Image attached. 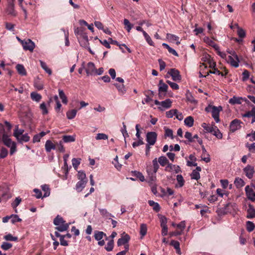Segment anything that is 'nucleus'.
I'll list each match as a JSON object with an SVG mask.
<instances>
[{"mask_svg":"<svg viewBox=\"0 0 255 255\" xmlns=\"http://www.w3.org/2000/svg\"><path fill=\"white\" fill-rule=\"evenodd\" d=\"M134 175L138 178L139 180L141 182H143L145 180L144 176L143 174L138 171H134Z\"/></svg>","mask_w":255,"mask_h":255,"instance_id":"obj_57","label":"nucleus"},{"mask_svg":"<svg viewBox=\"0 0 255 255\" xmlns=\"http://www.w3.org/2000/svg\"><path fill=\"white\" fill-rule=\"evenodd\" d=\"M147 233V226L144 224H142L140 227V234L144 237Z\"/></svg>","mask_w":255,"mask_h":255,"instance_id":"obj_47","label":"nucleus"},{"mask_svg":"<svg viewBox=\"0 0 255 255\" xmlns=\"http://www.w3.org/2000/svg\"><path fill=\"white\" fill-rule=\"evenodd\" d=\"M203 41L209 45L213 47L215 50H219V46L216 44L212 39H210L209 37L205 36L203 38Z\"/></svg>","mask_w":255,"mask_h":255,"instance_id":"obj_19","label":"nucleus"},{"mask_svg":"<svg viewBox=\"0 0 255 255\" xmlns=\"http://www.w3.org/2000/svg\"><path fill=\"white\" fill-rule=\"evenodd\" d=\"M114 242L113 239L110 240L107 245L105 246V248L108 252H111L113 250L114 248Z\"/></svg>","mask_w":255,"mask_h":255,"instance_id":"obj_45","label":"nucleus"},{"mask_svg":"<svg viewBox=\"0 0 255 255\" xmlns=\"http://www.w3.org/2000/svg\"><path fill=\"white\" fill-rule=\"evenodd\" d=\"M59 96L61 100H62V103L64 104H67L68 103V99L65 95L64 92L62 90L59 89L58 90Z\"/></svg>","mask_w":255,"mask_h":255,"instance_id":"obj_31","label":"nucleus"},{"mask_svg":"<svg viewBox=\"0 0 255 255\" xmlns=\"http://www.w3.org/2000/svg\"><path fill=\"white\" fill-rule=\"evenodd\" d=\"M84 68L88 75H96V69L95 65H84Z\"/></svg>","mask_w":255,"mask_h":255,"instance_id":"obj_15","label":"nucleus"},{"mask_svg":"<svg viewBox=\"0 0 255 255\" xmlns=\"http://www.w3.org/2000/svg\"><path fill=\"white\" fill-rule=\"evenodd\" d=\"M130 240V237L128 235L124 232L122 235V237L119 239L117 242L118 246H121L128 243Z\"/></svg>","mask_w":255,"mask_h":255,"instance_id":"obj_12","label":"nucleus"},{"mask_svg":"<svg viewBox=\"0 0 255 255\" xmlns=\"http://www.w3.org/2000/svg\"><path fill=\"white\" fill-rule=\"evenodd\" d=\"M21 201V199L20 197H16L13 203H11V206L13 208H15L19 205Z\"/></svg>","mask_w":255,"mask_h":255,"instance_id":"obj_62","label":"nucleus"},{"mask_svg":"<svg viewBox=\"0 0 255 255\" xmlns=\"http://www.w3.org/2000/svg\"><path fill=\"white\" fill-rule=\"evenodd\" d=\"M124 24L125 25V28L128 31V32H129L133 27V24H131L129 21L128 19H124Z\"/></svg>","mask_w":255,"mask_h":255,"instance_id":"obj_44","label":"nucleus"},{"mask_svg":"<svg viewBox=\"0 0 255 255\" xmlns=\"http://www.w3.org/2000/svg\"><path fill=\"white\" fill-rule=\"evenodd\" d=\"M39 109L41 111V114L43 115H46L48 114V110L47 108L46 105L44 102L42 103L39 105Z\"/></svg>","mask_w":255,"mask_h":255,"instance_id":"obj_37","label":"nucleus"},{"mask_svg":"<svg viewBox=\"0 0 255 255\" xmlns=\"http://www.w3.org/2000/svg\"><path fill=\"white\" fill-rule=\"evenodd\" d=\"M12 247V244L7 242H3L1 245V248L3 250L6 251Z\"/></svg>","mask_w":255,"mask_h":255,"instance_id":"obj_55","label":"nucleus"},{"mask_svg":"<svg viewBox=\"0 0 255 255\" xmlns=\"http://www.w3.org/2000/svg\"><path fill=\"white\" fill-rule=\"evenodd\" d=\"M152 165H148L146 167V172L147 174V178L149 179L148 183L151 187V190L154 195L157 193V187L154 182L156 180V173L159 168V165L157 163V158H155L152 161Z\"/></svg>","mask_w":255,"mask_h":255,"instance_id":"obj_1","label":"nucleus"},{"mask_svg":"<svg viewBox=\"0 0 255 255\" xmlns=\"http://www.w3.org/2000/svg\"><path fill=\"white\" fill-rule=\"evenodd\" d=\"M191 178L192 179L198 180L200 178L199 172L198 171L193 170L191 174Z\"/></svg>","mask_w":255,"mask_h":255,"instance_id":"obj_54","label":"nucleus"},{"mask_svg":"<svg viewBox=\"0 0 255 255\" xmlns=\"http://www.w3.org/2000/svg\"><path fill=\"white\" fill-rule=\"evenodd\" d=\"M6 12L8 14L15 16L16 15V12L14 10V5L13 3H9L6 8Z\"/></svg>","mask_w":255,"mask_h":255,"instance_id":"obj_21","label":"nucleus"},{"mask_svg":"<svg viewBox=\"0 0 255 255\" xmlns=\"http://www.w3.org/2000/svg\"><path fill=\"white\" fill-rule=\"evenodd\" d=\"M255 229V225L254 224L251 222V221H248L247 222V230L249 232H251L253 231Z\"/></svg>","mask_w":255,"mask_h":255,"instance_id":"obj_56","label":"nucleus"},{"mask_svg":"<svg viewBox=\"0 0 255 255\" xmlns=\"http://www.w3.org/2000/svg\"><path fill=\"white\" fill-rule=\"evenodd\" d=\"M54 224L57 227L56 229L60 232H64L69 228V224L66 223L63 218L57 215L54 220Z\"/></svg>","mask_w":255,"mask_h":255,"instance_id":"obj_5","label":"nucleus"},{"mask_svg":"<svg viewBox=\"0 0 255 255\" xmlns=\"http://www.w3.org/2000/svg\"><path fill=\"white\" fill-rule=\"evenodd\" d=\"M7 150L4 147H2L0 152V158H5L7 155Z\"/></svg>","mask_w":255,"mask_h":255,"instance_id":"obj_59","label":"nucleus"},{"mask_svg":"<svg viewBox=\"0 0 255 255\" xmlns=\"http://www.w3.org/2000/svg\"><path fill=\"white\" fill-rule=\"evenodd\" d=\"M87 181L88 180H79V181H78L76 185V190L78 192H81L82 190L85 188Z\"/></svg>","mask_w":255,"mask_h":255,"instance_id":"obj_17","label":"nucleus"},{"mask_svg":"<svg viewBox=\"0 0 255 255\" xmlns=\"http://www.w3.org/2000/svg\"><path fill=\"white\" fill-rule=\"evenodd\" d=\"M80 161H81L80 158H73L72 160L73 166L75 168H77L78 167V166L80 164Z\"/></svg>","mask_w":255,"mask_h":255,"instance_id":"obj_58","label":"nucleus"},{"mask_svg":"<svg viewBox=\"0 0 255 255\" xmlns=\"http://www.w3.org/2000/svg\"><path fill=\"white\" fill-rule=\"evenodd\" d=\"M243 117L252 118V123L255 122V107H253L251 111L247 112L243 115Z\"/></svg>","mask_w":255,"mask_h":255,"instance_id":"obj_20","label":"nucleus"},{"mask_svg":"<svg viewBox=\"0 0 255 255\" xmlns=\"http://www.w3.org/2000/svg\"><path fill=\"white\" fill-rule=\"evenodd\" d=\"M30 137L27 134H22L20 137L19 139L18 140L19 142L24 141L27 142L29 140Z\"/></svg>","mask_w":255,"mask_h":255,"instance_id":"obj_60","label":"nucleus"},{"mask_svg":"<svg viewBox=\"0 0 255 255\" xmlns=\"http://www.w3.org/2000/svg\"><path fill=\"white\" fill-rule=\"evenodd\" d=\"M23 132L24 130L23 129H19L18 126H17L14 131L13 135L17 140H19V137L22 135Z\"/></svg>","mask_w":255,"mask_h":255,"instance_id":"obj_39","label":"nucleus"},{"mask_svg":"<svg viewBox=\"0 0 255 255\" xmlns=\"http://www.w3.org/2000/svg\"><path fill=\"white\" fill-rule=\"evenodd\" d=\"M148 202L149 206L152 207V208L154 211L158 212L160 210V206L158 203L155 202L152 200H149Z\"/></svg>","mask_w":255,"mask_h":255,"instance_id":"obj_36","label":"nucleus"},{"mask_svg":"<svg viewBox=\"0 0 255 255\" xmlns=\"http://www.w3.org/2000/svg\"><path fill=\"white\" fill-rule=\"evenodd\" d=\"M176 180L177 184L175 185V187L177 188H180L184 186L185 181L183 176L180 174H178L176 176Z\"/></svg>","mask_w":255,"mask_h":255,"instance_id":"obj_24","label":"nucleus"},{"mask_svg":"<svg viewBox=\"0 0 255 255\" xmlns=\"http://www.w3.org/2000/svg\"><path fill=\"white\" fill-rule=\"evenodd\" d=\"M171 245H172L176 250V253L178 254H181V251L180 249V244L178 241L173 240L171 242Z\"/></svg>","mask_w":255,"mask_h":255,"instance_id":"obj_40","label":"nucleus"},{"mask_svg":"<svg viewBox=\"0 0 255 255\" xmlns=\"http://www.w3.org/2000/svg\"><path fill=\"white\" fill-rule=\"evenodd\" d=\"M30 98L33 101L39 103L42 99V96L36 92H32L30 93Z\"/></svg>","mask_w":255,"mask_h":255,"instance_id":"obj_23","label":"nucleus"},{"mask_svg":"<svg viewBox=\"0 0 255 255\" xmlns=\"http://www.w3.org/2000/svg\"><path fill=\"white\" fill-rule=\"evenodd\" d=\"M157 162H158L162 166H164L168 162L167 158L164 156H160L158 160L157 159Z\"/></svg>","mask_w":255,"mask_h":255,"instance_id":"obj_41","label":"nucleus"},{"mask_svg":"<svg viewBox=\"0 0 255 255\" xmlns=\"http://www.w3.org/2000/svg\"><path fill=\"white\" fill-rule=\"evenodd\" d=\"M157 134L155 132L151 131L148 132L146 134V140L147 142V144L150 145H153L157 139Z\"/></svg>","mask_w":255,"mask_h":255,"instance_id":"obj_8","label":"nucleus"},{"mask_svg":"<svg viewBox=\"0 0 255 255\" xmlns=\"http://www.w3.org/2000/svg\"><path fill=\"white\" fill-rule=\"evenodd\" d=\"M108 136L105 133H99L97 134L96 136V139L97 140H106L108 139Z\"/></svg>","mask_w":255,"mask_h":255,"instance_id":"obj_52","label":"nucleus"},{"mask_svg":"<svg viewBox=\"0 0 255 255\" xmlns=\"http://www.w3.org/2000/svg\"><path fill=\"white\" fill-rule=\"evenodd\" d=\"M106 235L101 231H95L94 233V237L96 240L98 241V244L100 246H103L105 243L103 239L104 237H106Z\"/></svg>","mask_w":255,"mask_h":255,"instance_id":"obj_9","label":"nucleus"},{"mask_svg":"<svg viewBox=\"0 0 255 255\" xmlns=\"http://www.w3.org/2000/svg\"><path fill=\"white\" fill-rule=\"evenodd\" d=\"M77 110L75 109L67 111L66 113V116L67 119L69 120H72L74 119L77 114Z\"/></svg>","mask_w":255,"mask_h":255,"instance_id":"obj_35","label":"nucleus"},{"mask_svg":"<svg viewBox=\"0 0 255 255\" xmlns=\"http://www.w3.org/2000/svg\"><path fill=\"white\" fill-rule=\"evenodd\" d=\"M34 86L38 90H41L43 89V82L39 79H36L34 82Z\"/></svg>","mask_w":255,"mask_h":255,"instance_id":"obj_30","label":"nucleus"},{"mask_svg":"<svg viewBox=\"0 0 255 255\" xmlns=\"http://www.w3.org/2000/svg\"><path fill=\"white\" fill-rule=\"evenodd\" d=\"M179 167L178 166L172 164H168L165 168V170L169 172L175 171L176 173H177L179 170Z\"/></svg>","mask_w":255,"mask_h":255,"instance_id":"obj_28","label":"nucleus"},{"mask_svg":"<svg viewBox=\"0 0 255 255\" xmlns=\"http://www.w3.org/2000/svg\"><path fill=\"white\" fill-rule=\"evenodd\" d=\"M177 113V110L176 109H172L169 111L166 112V116L168 118H171L174 116H175V114Z\"/></svg>","mask_w":255,"mask_h":255,"instance_id":"obj_53","label":"nucleus"},{"mask_svg":"<svg viewBox=\"0 0 255 255\" xmlns=\"http://www.w3.org/2000/svg\"><path fill=\"white\" fill-rule=\"evenodd\" d=\"M42 69L49 75L52 74V70L51 68L48 66V65H41Z\"/></svg>","mask_w":255,"mask_h":255,"instance_id":"obj_63","label":"nucleus"},{"mask_svg":"<svg viewBox=\"0 0 255 255\" xmlns=\"http://www.w3.org/2000/svg\"><path fill=\"white\" fill-rule=\"evenodd\" d=\"M77 177L79 180H88L85 173L83 171H78Z\"/></svg>","mask_w":255,"mask_h":255,"instance_id":"obj_50","label":"nucleus"},{"mask_svg":"<svg viewBox=\"0 0 255 255\" xmlns=\"http://www.w3.org/2000/svg\"><path fill=\"white\" fill-rule=\"evenodd\" d=\"M242 123L239 120L235 119L233 120L230 125V130L232 132H235V131L241 128V124Z\"/></svg>","mask_w":255,"mask_h":255,"instance_id":"obj_13","label":"nucleus"},{"mask_svg":"<svg viewBox=\"0 0 255 255\" xmlns=\"http://www.w3.org/2000/svg\"><path fill=\"white\" fill-rule=\"evenodd\" d=\"M168 74L171 77L173 81L179 82L181 80V77L179 74V72L175 69H171L168 71Z\"/></svg>","mask_w":255,"mask_h":255,"instance_id":"obj_10","label":"nucleus"},{"mask_svg":"<svg viewBox=\"0 0 255 255\" xmlns=\"http://www.w3.org/2000/svg\"><path fill=\"white\" fill-rule=\"evenodd\" d=\"M143 35L146 41V42L151 46H153L154 45V43L152 41L151 38H150V37L149 36V35L145 32V31H143Z\"/></svg>","mask_w":255,"mask_h":255,"instance_id":"obj_46","label":"nucleus"},{"mask_svg":"<svg viewBox=\"0 0 255 255\" xmlns=\"http://www.w3.org/2000/svg\"><path fill=\"white\" fill-rule=\"evenodd\" d=\"M234 184L237 188H240L245 185V182L242 178L237 177L234 181Z\"/></svg>","mask_w":255,"mask_h":255,"instance_id":"obj_26","label":"nucleus"},{"mask_svg":"<svg viewBox=\"0 0 255 255\" xmlns=\"http://www.w3.org/2000/svg\"><path fill=\"white\" fill-rule=\"evenodd\" d=\"M242 100H243V98L242 97L234 96L233 98L229 100V102L232 105L241 104L242 103Z\"/></svg>","mask_w":255,"mask_h":255,"instance_id":"obj_27","label":"nucleus"},{"mask_svg":"<svg viewBox=\"0 0 255 255\" xmlns=\"http://www.w3.org/2000/svg\"><path fill=\"white\" fill-rule=\"evenodd\" d=\"M41 189L44 192L43 197H47L49 196L50 192L48 185L46 184L43 185L41 186Z\"/></svg>","mask_w":255,"mask_h":255,"instance_id":"obj_38","label":"nucleus"},{"mask_svg":"<svg viewBox=\"0 0 255 255\" xmlns=\"http://www.w3.org/2000/svg\"><path fill=\"white\" fill-rule=\"evenodd\" d=\"M3 239L6 241H17V237H13L11 234H8L3 237Z\"/></svg>","mask_w":255,"mask_h":255,"instance_id":"obj_48","label":"nucleus"},{"mask_svg":"<svg viewBox=\"0 0 255 255\" xmlns=\"http://www.w3.org/2000/svg\"><path fill=\"white\" fill-rule=\"evenodd\" d=\"M11 222L12 224H14L16 222H20L22 220L19 218L18 215L12 214L10 215Z\"/></svg>","mask_w":255,"mask_h":255,"instance_id":"obj_49","label":"nucleus"},{"mask_svg":"<svg viewBox=\"0 0 255 255\" xmlns=\"http://www.w3.org/2000/svg\"><path fill=\"white\" fill-rule=\"evenodd\" d=\"M16 68L19 74L22 76L26 75V71L23 65H16Z\"/></svg>","mask_w":255,"mask_h":255,"instance_id":"obj_42","label":"nucleus"},{"mask_svg":"<svg viewBox=\"0 0 255 255\" xmlns=\"http://www.w3.org/2000/svg\"><path fill=\"white\" fill-rule=\"evenodd\" d=\"M246 195L247 198L252 201H255V189L254 184L251 183L250 185H247L245 188Z\"/></svg>","mask_w":255,"mask_h":255,"instance_id":"obj_6","label":"nucleus"},{"mask_svg":"<svg viewBox=\"0 0 255 255\" xmlns=\"http://www.w3.org/2000/svg\"><path fill=\"white\" fill-rule=\"evenodd\" d=\"M194 119L191 116H188L184 120L185 125L188 127H192L194 124Z\"/></svg>","mask_w":255,"mask_h":255,"instance_id":"obj_32","label":"nucleus"},{"mask_svg":"<svg viewBox=\"0 0 255 255\" xmlns=\"http://www.w3.org/2000/svg\"><path fill=\"white\" fill-rule=\"evenodd\" d=\"M45 147L46 151L48 152H50L52 149H55L56 148L55 145L49 140L46 141Z\"/></svg>","mask_w":255,"mask_h":255,"instance_id":"obj_25","label":"nucleus"},{"mask_svg":"<svg viewBox=\"0 0 255 255\" xmlns=\"http://www.w3.org/2000/svg\"><path fill=\"white\" fill-rule=\"evenodd\" d=\"M246 147L249 149V150L252 153H255V142L250 144L247 143Z\"/></svg>","mask_w":255,"mask_h":255,"instance_id":"obj_61","label":"nucleus"},{"mask_svg":"<svg viewBox=\"0 0 255 255\" xmlns=\"http://www.w3.org/2000/svg\"><path fill=\"white\" fill-rule=\"evenodd\" d=\"M114 85L121 94L124 95L126 93V90L124 84H114Z\"/></svg>","mask_w":255,"mask_h":255,"instance_id":"obj_43","label":"nucleus"},{"mask_svg":"<svg viewBox=\"0 0 255 255\" xmlns=\"http://www.w3.org/2000/svg\"><path fill=\"white\" fill-rule=\"evenodd\" d=\"M166 38L171 42H176V43L177 45H179L180 42L179 41V37L174 34H170V33H167L166 34Z\"/></svg>","mask_w":255,"mask_h":255,"instance_id":"obj_18","label":"nucleus"},{"mask_svg":"<svg viewBox=\"0 0 255 255\" xmlns=\"http://www.w3.org/2000/svg\"><path fill=\"white\" fill-rule=\"evenodd\" d=\"M1 140L3 143L10 149V154L12 155L16 151V143L12 141L10 136L6 133H3L2 135Z\"/></svg>","mask_w":255,"mask_h":255,"instance_id":"obj_4","label":"nucleus"},{"mask_svg":"<svg viewBox=\"0 0 255 255\" xmlns=\"http://www.w3.org/2000/svg\"><path fill=\"white\" fill-rule=\"evenodd\" d=\"M223 108L221 106L216 107L211 105H208L205 108V111L207 113H211L212 116L217 123L220 122L219 115L220 113L222 111Z\"/></svg>","mask_w":255,"mask_h":255,"instance_id":"obj_3","label":"nucleus"},{"mask_svg":"<svg viewBox=\"0 0 255 255\" xmlns=\"http://www.w3.org/2000/svg\"><path fill=\"white\" fill-rule=\"evenodd\" d=\"M168 86L165 84L162 80H160L158 84V92L159 97H161L162 96V92L166 93L167 91Z\"/></svg>","mask_w":255,"mask_h":255,"instance_id":"obj_14","label":"nucleus"},{"mask_svg":"<svg viewBox=\"0 0 255 255\" xmlns=\"http://www.w3.org/2000/svg\"><path fill=\"white\" fill-rule=\"evenodd\" d=\"M237 33L241 38H244L246 36V32L242 28H239Z\"/></svg>","mask_w":255,"mask_h":255,"instance_id":"obj_64","label":"nucleus"},{"mask_svg":"<svg viewBox=\"0 0 255 255\" xmlns=\"http://www.w3.org/2000/svg\"><path fill=\"white\" fill-rule=\"evenodd\" d=\"M75 137L76 136L75 135H66L63 136L62 139L64 142H71L75 141Z\"/></svg>","mask_w":255,"mask_h":255,"instance_id":"obj_29","label":"nucleus"},{"mask_svg":"<svg viewBox=\"0 0 255 255\" xmlns=\"http://www.w3.org/2000/svg\"><path fill=\"white\" fill-rule=\"evenodd\" d=\"M165 129V136L169 137L171 138H173V131L171 129L164 127Z\"/></svg>","mask_w":255,"mask_h":255,"instance_id":"obj_51","label":"nucleus"},{"mask_svg":"<svg viewBox=\"0 0 255 255\" xmlns=\"http://www.w3.org/2000/svg\"><path fill=\"white\" fill-rule=\"evenodd\" d=\"M243 171L246 176L249 179H252L255 173V169L253 166L248 165L243 169Z\"/></svg>","mask_w":255,"mask_h":255,"instance_id":"obj_11","label":"nucleus"},{"mask_svg":"<svg viewBox=\"0 0 255 255\" xmlns=\"http://www.w3.org/2000/svg\"><path fill=\"white\" fill-rule=\"evenodd\" d=\"M21 44L25 50H29L31 52L33 51L35 47L34 43L30 39L21 41Z\"/></svg>","mask_w":255,"mask_h":255,"instance_id":"obj_7","label":"nucleus"},{"mask_svg":"<svg viewBox=\"0 0 255 255\" xmlns=\"http://www.w3.org/2000/svg\"><path fill=\"white\" fill-rule=\"evenodd\" d=\"M215 50L219 55L222 58L225 59L227 62L229 64H239L240 62L239 57L234 50H227V52L229 54L228 56L225 53L220 51L219 47V50Z\"/></svg>","mask_w":255,"mask_h":255,"instance_id":"obj_2","label":"nucleus"},{"mask_svg":"<svg viewBox=\"0 0 255 255\" xmlns=\"http://www.w3.org/2000/svg\"><path fill=\"white\" fill-rule=\"evenodd\" d=\"M172 101L170 99H167L164 101H161L160 106L158 108L161 110H164L165 109H168L171 107Z\"/></svg>","mask_w":255,"mask_h":255,"instance_id":"obj_16","label":"nucleus"},{"mask_svg":"<svg viewBox=\"0 0 255 255\" xmlns=\"http://www.w3.org/2000/svg\"><path fill=\"white\" fill-rule=\"evenodd\" d=\"M189 160L187 162V165L188 166H196L197 164L196 162L197 158L194 154H190L189 156Z\"/></svg>","mask_w":255,"mask_h":255,"instance_id":"obj_22","label":"nucleus"},{"mask_svg":"<svg viewBox=\"0 0 255 255\" xmlns=\"http://www.w3.org/2000/svg\"><path fill=\"white\" fill-rule=\"evenodd\" d=\"M99 211L101 215L104 216V217H106L109 219H111V217H114V216L112 215L109 212H108V211L106 209H99Z\"/></svg>","mask_w":255,"mask_h":255,"instance_id":"obj_34","label":"nucleus"},{"mask_svg":"<svg viewBox=\"0 0 255 255\" xmlns=\"http://www.w3.org/2000/svg\"><path fill=\"white\" fill-rule=\"evenodd\" d=\"M247 213L248 214L247 217L248 219H252L255 217V209L252 206H249Z\"/></svg>","mask_w":255,"mask_h":255,"instance_id":"obj_33","label":"nucleus"}]
</instances>
